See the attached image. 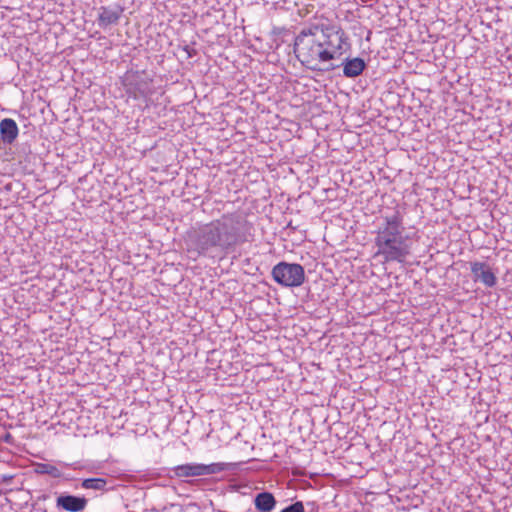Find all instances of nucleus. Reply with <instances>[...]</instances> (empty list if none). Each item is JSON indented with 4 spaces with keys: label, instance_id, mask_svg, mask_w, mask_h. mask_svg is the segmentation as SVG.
<instances>
[{
    "label": "nucleus",
    "instance_id": "1",
    "mask_svg": "<svg viewBox=\"0 0 512 512\" xmlns=\"http://www.w3.org/2000/svg\"><path fill=\"white\" fill-rule=\"evenodd\" d=\"M350 48L345 30L334 23L316 22L302 28L294 38L293 52L305 68L330 71Z\"/></svg>",
    "mask_w": 512,
    "mask_h": 512
},
{
    "label": "nucleus",
    "instance_id": "2",
    "mask_svg": "<svg viewBox=\"0 0 512 512\" xmlns=\"http://www.w3.org/2000/svg\"><path fill=\"white\" fill-rule=\"evenodd\" d=\"M248 223L233 214L223 215L207 224L187 232V251L196 257H214L215 254H228L236 246L248 242Z\"/></svg>",
    "mask_w": 512,
    "mask_h": 512
},
{
    "label": "nucleus",
    "instance_id": "3",
    "mask_svg": "<svg viewBox=\"0 0 512 512\" xmlns=\"http://www.w3.org/2000/svg\"><path fill=\"white\" fill-rule=\"evenodd\" d=\"M374 244L377 247L376 255L381 256L385 262H405L411 253V241L405 233L403 217L399 211L383 218Z\"/></svg>",
    "mask_w": 512,
    "mask_h": 512
},
{
    "label": "nucleus",
    "instance_id": "4",
    "mask_svg": "<svg viewBox=\"0 0 512 512\" xmlns=\"http://www.w3.org/2000/svg\"><path fill=\"white\" fill-rule=\"evenodd\" d=\"M272 279L282 287L293 288L301 286L305 281L304 267L298 263L281 261L271 271Z\"/></svg>",
    "mask_w": 512,
    "mask_h": 512
},
{
    "label": "nucleus",
    "instance_id": "5",
    "mask_svg": "<svg viewBox=\"0 0 512 512\" xmlns=\"http://www.w3.org/2000/svg\"><path fill=\"white\" fill-rule=\"evenodd\" d=\"M226 465L224 463L200 464V463H187L175 466L170 469L171 477L186 478L195 476H204L217 474L224 471Z\"/></svg>",
    "mask_w": 512,
    "mask_h": 512
},
{
    "label": "nucleus",
    "instance_id": "6",
    "mask_svg": "<svg viewBox=\"0 0 512 512\" xmlns=\"http://www.w3.org/2000/svg\"><path fill=\"white\" fill-rule=\"evenodd\" d=\"M88 504L84 496L62 493L56 498V508L67 512H81Z\"/></svg>",
    "mask_w": 512,
    "mask_h": 512
},
{
    "label": "nucleus",
    "instance_id": "7",
    "mask_svg": "<svg viewBox=\"0 0 512 512\" xmlns=\"http://www.w3.org/2000/svg\"><path fill=\"white\" fill-rule=\"evenodd\" d=\"M471 273L474 281H481L486 287H493L497 278L490 267L485 262H471Z\"/></svg>",
    "mask_w": 512,
    "mask_h": 512
},
{
    "label": "nucleus",
    "instance_id": "8",
    "mask_svg": "<svg viewBox=\"0 0 512 512\" xmlns=\"http://www.w3.org/2000/svg\"><path fill=\"white\" fill-rule=\"evenodd\" d=\"M276 504L277 501L274 495L267 491L256 494L254 498L255 508L259 512H271L276 507Z\"/></svg>",
    "mask_w": 512,
    "mask_h": 512
},
{
    "label": "nucleus",
    "instance_id": "9",
    "mask_svg": "<svg viewBox=\"0 0 512 512\" xmlns=\"http://www.w3.org/2000/svg\"><path fill=\"white\" fill-rule=\"evenodd\" d=\"M121 16V10H115L109 7H101L98 16L100 26H109L118 23Z\"/></svg>",
    "mask_w": 512,
    "mask_h": 512
},
{
    "label": "nucleus",
    "instance_id": "10",
    "mask_svg": "<svg viewBox=\"0 0 512 512\" xmlns=\"http://www.w3.org/2000/svg\"><path fill=\"white\" fill-rule=\"evenodd\" d=\"M109 482L106 478H86L81 481V487L83 489L108 492L113 490V486H108Z\"/></svg>",
    "mask_w": 512,
    "mask_h": 512
},
{
    "label": "nucleus",
    "instance_id": "11",
    "mask_svg": "<svg viewBox=\"0 0 512 512\" xmlns=\"http://www.w3.org/2000/svg\"><path fill=\"white\" fill-rule=\"evenodd\" d=\"M365 68V63L361 58L347 60L343 66V73L346 77H357Z\"/></svg>",
    "mask_w": 512,
    "mask_h": 512
},
{
    "label": "nucleus",
    "instance_id": "12",
    "mask_svg": "<svg viewBox=\"0 0 512 512\" xmlns=\"http://www.w3.org/2000/svg\"><path fill=\"white\" fill-rule=\"evenodd\" d=\"M34 471L39 475H49L53 478H61L62 471L55 465L49 463H36L34 464Z\"/></svg>",
    "mask_w": 512,
    "mask_h": 512
},
{
    "label": "nucleus",
    "instance_id": "13",
    "mask_svg": "<svg viewBox=\"0 0 512 512\" xmlns=\"http://www.w3.org/2000/svg\"><path fill=\"white\" fill-rule=\"evenodd\" d=\"M19 130H0V137L3 143L11 144L18 136Z\"/></svg>",
    "mask_w": 512,
    "mask_h": 512
},
{
    "label": "nucleus",
    "instance_id": "14",
    "mask_svg": "<svg viewBox=\"0 0 512 512\" xmlns=\"http://www.w3.org/2000/svg\"><path fill=\"white\" fill-rule=\"evenodd\" d=\"M280 512H305V508L302 501H296L282 509Z\"/></svg>",
    "mask_w": 512,
    "mask_h": 512
},
{
    "label": "nucleus",
    "instance_id": "15",
    "mask_svg": "<svg viewBox=\"0 0 512 512\" xmlns=\"http://www.w3.org/2000/svg\"><path fill=\"white\" fill-rule=\"evenodd\" d=\"M0 128H17L14 120L6 118L0 122Z\"/></svg>",
    "mask_w": 512,
    "mask_h": 512
},
{
    "label": "nucleus",
    "instance_id": "16",
    "mask_svg": "<svg viewBox=\"0 0 512 512\" xmlns=\"http://www.w3.org/2000/svg\"><path fill=\"white\" fill-rule=\"evenodd\" d=\"M13 479H14V475H12V474H2L1 475V483L5 484V485L11 484Z\"/></svg>",
    "mask_w": 512,
    "mask_h": 512
},
{
    "label": "nucleus",
    "instance_id": "17",
    "mask_svg": "<svg viewBox=\"0 0 512 512\" xmlns=\"http://www.w3.org/2000/svg\"><path fill=\"white\" fill-rule=\"evenodd\" d=\"M1 440L5 443L11 444L13 443V436L7 432L1 437Z\"/></svg>",
    "mask_w": 512,
    "mask_h": 512
},
{
    "label": "nucleus",
    "instance_id": "18",
    "mask_svg": "<svg viewBox=\"0 0 512 512\" xmlns=\"http://www.w3.org/2000/svg\"><path fill=\"white\" fill-rule=\"evenodd\" d=\"M244 133L240 130H237L234 136H242Z\"/></svg>",
    "mask_w": 512,
    "mask_h": 512
},
{
    "label": "nucleus",
    "instance_id": "19",
    "mask_svg": "<svg viewBox=\"0 0 512 512\" xmlns=\"http://www.w3.org/2000/svg\"><path fill=\"white\" fill-rule=\"evenodd\" d=\"M60 465H61L62 467H70V466H71L70 464L65 463V462H60Z\"/></svg>",
    "mask_w": 512,
    "mask_h": 512
},
{
    "label": "nucleus",
    "instance_id": "20",
    "mask_svg": "<svg viewBox=\"0 0 512 512\" xmlns=\"http://www.w3.org/2000/svg\"><path fill=\"white\" fill-rule=\"evenodd\" d=\"M485 131L486 130H483V129L478 130V132H480V133H485Z\"/></svg>",
    "mask_w": 512,
    "mask_h": 512
}]
</instances>
